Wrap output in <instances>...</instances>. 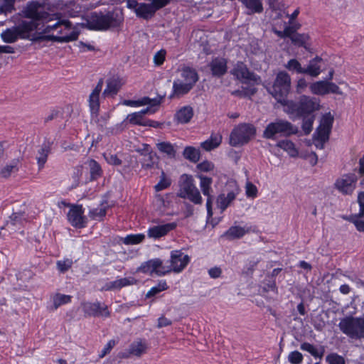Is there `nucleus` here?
<instances>
[{
  "label": "nucleus",
  "instance_id": "1",
  "mask_svg": "<svg viewBox=\"0 0 364 364\" xmlns=\"http://www.w3.org/2000/svg\"><path fill=\"white\" fill-rule=\"evenodd\" d=\"M25 15L40 23L41 32L34 38L35 41H52L66 43L77 38L79 32L68 20H60L58 14H49L44 10V6L36 1L28 4Z\"/></svg>",
  "mask_w": 364,
  "mask_h": 364
},
{
  "label": "nucleus",
  "instance_id": "2",
  "mask_svg": "<svg viewBox=\"0 0 364 364\" xmlns=\"http://www.w3.org/2000/svg\"><path fill=\"white\" fill-rule=\"evenodd\" d=\"M284 107V111L288 114H296L298 117L314 115L313 112L319 109V100L315 97L302 95L298 102L289 100Z\"/></svg>",
  "mask_w": 364,
  "mask_h": 364
},
{
  "label": "nucleus",
  "instance_id": "3",
  "mask_svg": "<svg viewBox=\"0 0 364 364\" xmlns=\"http://www.w3.org/2000/svg\"><path fill=\"white\" fill-rule=\"evenodd\" d=\"M40 23L31 18L30 21H23L21 23L7 28L1 34L2 40L8 43L16 42L18 38H29L30 33L34 30L41 31Z\"/></svg>",
  "mask_w": 364,
  "mask_h": 364
},
{
  "label": "nucleus",
  "instance_id": "4",
  "mask_svg": "<svg viewBox=\"0 0 364 364\" xmlns=\"http://www.w3.org/2000/svg\"><path fill=\"white\" fill-rule=\"evenodd\" d=\"M122 21V13L118 10L108 11L106 14L93 12L90 16V23L95 30H107L117 27Z\"/></svg>",
  "mask_w": 364,
  "mask_h": 364
},
{
  "label": "nucleus",
  "instance_id": "5",
  "mask_svg": "<svg viewBox=\"0 0 364 364\" xmlns=\"http://www.w3.org/2000/svg\"><path fill=\"white\" fill-rule=\"evenodd\" d=\"M291 80L290 75L285 71L277 73L273 85L267 89L269 93L283 106L289 100L287 97L291 90Z\"/></svg>",
  "mask_w": 364,
  "mask_h": 364
},
{
  "label": "nucleus",
  "instance_id": "6",
  "mask_svg": "<svg viewBox=\"0 0 364 364\" xmlns=\"http://www.w3.org/2000/svg\"><path fill=\"white\" fill-rule=\"evenodd\" d=\"M298 127L290 122L283 119H276L268 124L263 132V137L267 139H276L278 136L288 137L296 134Z\"/></svg>",
  "mask_w": 364,
  "mask_h": 364
},
{
  "label": "nucleus",
  "instance_id": "7",
  "mask_svg": "<svg viewBox=\"0 0 364 364\" xmlns=\"http://www.w3.org/2000/svg\"><path fill=\"white\" fill-rule=\"evenodd\" d=\"M338 327L343 333L351 339H364V317L346 316L341 319Z\"/></svg>",
  "mask_w": 364,
  "mask_h": 364
},
{
  "label": "nucleus",
  "instance_id": "8",
  "mask_svg": "<svg viewBox=\"0 0 364 364\" xmlns=\"http://www.w3.org/2000/svg\"><path fill=\"white\" fill-rule=\"evenodd\" d=\"M178 196L188 199L196 205H201L203 203L200 193L196 186L193 177L188 174H183L181 176Z\"/></svg>",
  "mask_w": 364,
  "mask_h": 364
},
{
  "label": "nucleus",
  "instance_id": "9",
  "mask_svg": "<svg viewBox=\"0 0 364 364\" xmlns=\"http://www.w3.org/2000/svg\"><path fill=\"white\" fill-rule=\"evenodd\" d=\"M256 133L255 127L250 124H240L236 127L230 136V144L233 146L247 144Z\"/></svg>",
  "mask_w": 364,
  "mask_h": 364
},
{
  "label": "nucleus",
  "instance_id": "10",
  "mask_svg": "<svg viewBox=\"0 0 364 364\" xmlns=\"http://www.w3.org/2000/svg\"><path fill=\"white\" fill-rule=\"evenodd\" d=\"M358 176L353 173L342 175L334 183V188L341 193L351 196L356 188Z\"/></svg>",
  "mask_w": 364,
  "mask_h": 364
},
{
  "label": "nucleus",
  "instance_id": "11",
  "mask_svg": "<svg viewBox=\"0 0 364 364\" xmlns=\"http://www.w3.org/2000/svg\"><path fill=\"white\" fill-rule=\"evenodd\" d=\"M168 4V0H155L151 4H140L136 11V16L144 19L151 18L155 12L166 6Z\"/></svg>",
  "mask_w": 364,
  "mask_h": 364
},
{
  "label": "nucleus",
  "instance_id": "12",
  "mask_svg": "<svg viewBox=\"0 0 364 364\" xmlns=\"http://www.w3.org/2000/svg\"><path fill=\"white\" fill-rule=\"evenodd\" d=\"M311 92L318 95H324L328 93L342 95L339 87L333 82L327 80H321L310 85Z\"/></svg>",
  "mask_w": 364,
  "mask_h": 364
},
{
  "label": "nucleus",
  "instance_id": "13",
  "mask_svg": "<svg viewBox=\"0 0 364 364\" xmlns=\"http://www.w3.org/2000/svg\"><path fill=\"white\" fill-rule=\"evenodd\" d=\"M197 177L200 179V187L203 194L207 196V213L208 215L211 217L213 215L212 205L213 201V196L211 195V193L213 192V189L211 188L213 179L203 174H198L197 175Z\"/></svg>",
  "mask_w": 364,
  "mask_h": 364
},
{
  "label": "nucleus",
  "instance_id": "14",
  "mask_svg": "<svg viewBox=\"0 0 364 364\" xmlns=\"http://www.w3.org/2000/svg\"><path fill=\"white\" fill-rule=\"evenodd\" d=\"M189 261V257L181 250L171 251L169 264L173 272H181L187 266Z\"/></svg>",
  "mask_w": 364,
  "mask_h": 364
},
{
  "label": "nucleus",
  "instance_id": "15",
  "mask_svg": "<svg viewBox=\"0 0 364 364\" xmlns=\"http://www.w3.org/2000/svg\"><path fill=\"white\" fill-rule=\"evenodd\" d=\"M231 74L236 77L242 82L250 81H257V76L250 72L242 62H237L234 68L231 70Z\"/></svg>",
  "mask_w": 364,
  "mask_h": 364
},
{
  "label": "nucleus",
  "instance_id": "16",
  "mask_svg": "<svg viewBox=\"0 0 364 364\" xmlns=\"http://www.w3.org/2000/svg\"><path fill=\"white\" fill-rule=\"evenodd\" d=\"M82 308L84 312L90 316L109 317L110 315L107 306L102 304L100 302L84 303L82 304Z\"/></svg>",
  "mask_w": 364,
  "mask_h": 364
},
{
  "label": "nucleus",
  "instance_id": "17",
  "mask_svg": "<svg viewBox=\"0 0 364 364\" xmlns=\"http://www.w3.org/2000/svg\"><path fill=\"white\" fill-rule=\"evenodd\" d=\"M84 210L82 205H73L68 213V218L71 225L77 228L85 226L86 219L83 216Z\"/></svg>",
  "mask_w": 364,
  "mask_h": 364
},
{
  "label": "nucleus",
  "instance_id": "18",
  "mask_svg": "<svg viewBox=\"0 0 364 364\" xmlns=\"http://www.w3.org/2000/svg\"><path fill=\"white\" fill-rule=\"evenodd\" d=\"M52 145L53 141L50 140H46L38 148L36 153V159L39 171L44 168L48 156L51 152Z\"/></svg>",
  "mask_w": 364,
  "mask_h": 364
},
{
  "label": "nucleus",
  "instance_id": "19",
  "mask_svg": "<svg viewBox=\"0 0 364 364\" xmlns=\"http://www.w3.org/2000/svg\"><path fill=\"white\" fill-rule=\"evenodd\" d=\"M177 226L176 223H169L164 225H156L150 228L147 231L149 237L158 239L166 235L170 231Z\"/></svg>",
  "mask_w": 364,
  "mask_h": 364
},
{
  "label": "nucleus",
  "instance_id": "20",
  "mask_svg": "<svg viewBox=\"0 0 364 364\" xmlns=\"http://www.w3.org/2000/svg\"><path fill=\"white\" fill-rule=\"evenodd\" d=\"M103 86V80L100 79L89 97V107L92 115H97L100 109V93Z\"/></svg>",
  "mask_w": 364,
  "mask_h": 364
},
{
  "label": "nucleus",
  "instance_id": "21",
  "mask_svg": "<svg viewBox=\"0 0 364 364\" xmlns=\"http://www.w3.org/2000/svg\"><path fill=\"white\" fill-rule=\"evenodd\" d=\"M209 68L213 76L221 77L227 72V61L222 58H214L209 63Z\"/></svg>",
  "mask_w": 364,
  "mask_h": 364
},
{
  "label": "nucleus",
  "instance_id": "22",
  "mask_svg": "<svg viewBox=\"0 0 364 364\" xmlns=\"http://www.w3.org/2000/svg\"><path fill=\"white\" fill-rule=\"evenodd\" d=\"M193 87L191 86V83L184 82L183 80L177 79L174 80L173 83V93L170 97L172 98L174 96L178 97H181L192 90Z\"/></svg>",
  "mask_w": 364,
  "mask_h": 364
},
{
  "label": "nucleus",
  "instance_id": "23",
  "mask_svg": "<svg viewBox=\"0 0 364 364\" xmlns=\"http://www.w3.org/2000/svg\"><path fill=\"white\" fill-rule=\"evenodd\" d=\"M181 80H183L186 83H191V86L193 87L199 78L196 70L189 67H184L181 69Z\"/></svg>",
  "mask_w": 364,
  "mask_h": 364
},
{
  "label": "nucleus",
  "instance_id": "24",
  "mask_svg": "<svg viewBox=\"0 0 364 364\" xmlns=\"http://www.w3.org/2000/svg\"><path fill=\"white\" fill-rule=\"evenodd\" d=\"M20 161L18 159H14L9 164L5 165L0 170V177L3 178H8L14 174L17 173L20 168Z\"/></svg>",
  "mask_w": 364,
  "mask_h": 364
},
{
  "label": "nucleus",
  "instance_id": "25",
  "mask_svg": "<svg viewBox=\"0 0 364 364\" xmlns=\"http://www.w3.org/2000/svg\"><path fill=\"white\" fill-rule=\"evenodd\" d=\"M322 61L321 58L316 57L309 61L306 68H304V74H307L311 77H317L321 73V66L319 63Z\"/></svg>",
  "mask_w": 364,
  "mask_h": 364
},
{
  "label": "nucleus",
  "instance_id": "26",
  "mask_svg": "<svg viewBox=\"0 0 364 364\" xmlns=\"http://www.w3.org/2000/svg\"><path fill=\"white\" fill-rule=\"evenodd\" d=\"M122 86L121 80L118 77H112L107 80V87L103 95L105 96L114 95L117 93Z\"/></svg>",
  "mask_w": 364,
  "mask_h": 364
},
{
  "label": "nucleus",
  "instance_id": "27",
  "mask_svg": "<svg viewBox=\"0 0 364 364\" xmlns=\"http://www.w3.org/2000/svg\"><path fill=\"white\" fill-rule=\"evenodd\" d=\"M129 348L132 355L136 357H141L142 354L146 353L147 345L142 339H138L132 343Z\"/></svg>",
  "mask_w": 364,
  "mask_h": 364
},
{
  "label": "nucleus",
  "instance_id": "28",
  "mask_svg": "<svg viewBox=\"0 0 364 364\" xmlns=\"http://www.w3.org/2000/svg\"><path fill=\"white\" fill-rule=\"evenodd\" d=\"M158 150L166 154L169 158L173 159L176 157V150L174 146L168 141H161L156 144Z\"/></svg>",
  "mask_w": 364,
  "mask_h": 364
},
{
  "label": "nucleus",
  "instance_id": "29",
  "mask_svg": "<svg viewBox=\"0 0 364 364\" xmlns=\"http://www.w3.org/2000/svg\"><path fill=\"white\" fill-rule=\"evenodd\" d=\"M222 141V136L219 134H212L210 139L201 143V147L205 151H210L218 147Z\"/></svg>",
  "mask_w": 364,
  "mask_h": 364
},
{
  "label": "nucleus",
  "instance_id": "30",
  "mask_svg": "<svg viewBox=\"0 0 364 364\" xmlns=\"http://www.w3.org/2000/svg\"><path fill=\"white\" fill-rule=\"evenodd\" d=\"M236 194L233 191H230L227 196L225 194H220L218 197L217 203L218 206L222 211H224L232 201L235 198Z\"/></svg>",
  "mask_w": 364,
  "mask_h": 364
},
{
  "label": "nucleus",
  "instance_id": "31",
  "mask_svg": "<svg viewBox=\"0 0 364 364\" xmlns=\"http://www.w3.org/2000/svg\"><path fill=\"white\" fill-rule=\"evenodd\" d=\"M193 112L189 106L183 107L176 114V118L180 123H187L193 117Z\"/></svg>",
  "mask_w": 364,
  "mask_h": 364
},
{
  "label": "nucleus",
  "instance_id": "32",
  "mask_svg": "<svg viewBox=\"0 0 364 364\" xmlns=\"http://www.w3.org/2000/svg\"><path fill=\"white\" fill-rule=\"evenodd\" d=\"M183 157L193 163H196L200 160V152L198 149L193 146H186L183 152Z\"/></svg>",
  "mask_w": 364,
  "mask_h": 364
},
{
  "label": "nucleus",
  "instance_id": "33",
  "mask_svg": "<svg viewBox=\"0 0 364 364\" xmlns=\"http://www.w3.org/2000/svg\"><path fill=\"white\" fill-rule=\"evenodd\" d=\"M154 267L155 274L158 276H164L173 272L170 264L165 265L163 261L159 258L154 259Z\"/></svg>",
  "mask_w": 364,
  "mask_h": 364
},
{
  "label": "nucleus",
  "instance_id": "34",
  "mask_svg": "<svg viewBox=\"0 0 364 364\" xmlns=\"http://www.w3.org/2000/svg\"><path fill=\"white\" fill-rule=\"evenodd\" d=\"M72 296L70 295L56 293L51 296L53 308L56 310L61 305L68 304L71 301Z\"/></svg>",
  "mask_w": 364,
  "mask_h": 364
},
{
  "label": "nucleus",
  "instance_id": "35",
  "mask_svg": "<svg viewBox=\"0 0 364 364\" xmlns=\"http://www.w3.org/2000/svg\"><path fill=\"white\" fill-rule=\"evenodd\" d=\"M277 146L288 152V154L292 157L298 155V151L296 149L294 144L290 140L285 139L279 141Z\"/></svg>",
  "mask_w": 364,
  "mask_h": 364
},
{
  "label": "nucleus",
  "instance_id": "36",
  "mask_svg": "<svg viewBox=\"0 0 364 364\" xmlns=\"http://www.w3.org/2000/svg\"><path fill=\"white\" fill-rule=\"evenodd\" d=\"M246 233L243 228L238 226H233L228 229V230L223 235V237L229 240H233L242 237Z\"/></svg>",
  "mask_w": 364,
  "mask_h": 364
},
{
  "label": "nucleus",
  "instance_id": "37",
  "mask_svg": "<svg viewBox=\"0 0 364 364\" xmlns=\"http://www.w3.org/2000/svg\"><path fill=\"white\" fill-rule=\"evenodd\" d=\"M269 8L275 13L274 18H280L282 16V11L284 9L283 0H268Z\"/></svg>",
  "mask_w": 364,
  "mask_h": 364
},
{
  "label": "nucleus",
  "instance_id": "38",
  "mask_svg": "<svg viewBox=\"0 0 364 364\" xmlns=\"http://www.w3.org/2000/svg\"><path fill=\"white\" fill-rule=\"evenodd\" d=\"M300 348L302 350L309 352L311 355H313L315 358H321L324 353V349L323 348H321V350L319 352L318 350L314 347V346L306 342L301 343Z\"/></svg>",
  "mask_w": 364,
  "mask_h": 364
},
{
  "label": "nucleus",
  "instance_id": "39",
  "mask_svg": "<svg viewBox=\"0 0 364 364\" xmlns=\"http://www.w3.org/2000/svg\"><path fill=\"white\" fill-rule=\"evenodd\" d=\"M347 220L355 226L358 231L364 232V215L354 214L350 215Z\"/></svg>",
  "mask_w": 364,
  "mask_h": 364
},
{
  "label": "nucleus",
  "instance_id": "40",
  "mask_svg": "<svg viewBox=\"0 0 364 364\" xmlns=\"http://www.w3.org/2000/svg\"><path fill=\"white\" fill-rule=\"evenodd\" d=\"M303 117V122L301 125V128L306 135H308L311 133L313 128V124L315 119L314 115H306L301 116Z\"/></svg>",
  "mask_w": 364,
  "mask_h": 364
},
{
  "label": "nucleus",
  "instance_id": "41",
  "mask_svg": "<svg viewBox=\"0 0 364 364\" xmlns=\"http://www.w3.org/2000/svg\"><path fill=\"white\" fill-rule=\"evenodd\" d=\"M88 165L90 169V176L92 180H95L101 176V167L95 160L90 159L88 161Z\"/></svg>",
  "mask_w": 364,
  "mask_h": 364
},
{
  "label": "nucleus",
  "instance_id": "42",
  "mask_svg": "<svg viewBox=\"0 0 364 364\" xmlns=\"http://www.w3.org/2000/svg\"><path fill=\"white\" fill-rule=\"evenodd\" d=\"M107 205L101 204L97 208L90 210L89 216L93 220H101L106 215Z\"/></svg>",
  "mask_w": 364,
  "mask_h": 364
},
{
  "label": "nucleus",
  "instance_id": "43",
  "mask_svg": "<svg viewBox=\"0 0 364 364\" xmlns=\"http://www.w3.org/2000/svg\"><path fill=\"white\" fill-rule=\"evenodd\" d=\"M9 218L10 220L6 222V225H9V224L12 225H21L26 220L25 213L23 211L13 213Z\"/></svg>",
  "mask_w": 364,
  "mask_h": 364
},
{
  "label": "nucleus",
  "instance_id": "44",
  "mask_svg": "<svg viewBox=\"0 0 364 364\" xmlns=\"http://www.w3.org/2000/svg\"><path fill=\"white\" fill-rule=\"evenodd\" d=\"M156 156L153 153L145 154L141 161V166L145 169L151 168L156 163Z\"/></svg>",
  "mask_w": 364,
  "mask_h": 364
},
{
  "label": "nucleus",
  "instance_id": "45",
  "mask_svg": "<svg viewBox=\"0 0 364 364\" xmlns=\"http://www.w3.org/2000/svg\"><path fill=\"white\" fill-rule=\"evenodd\" d=\"M127 120L130 124L144 126L147 119H144V117L138 112L129 114L127 117Z\"/></svg>",
  "mask_w": 364,
  "mask_h": 364
},
{
  "label": "nucleus",
  "instance_id": "46",
  "mask_svg": "<svg viewBox=\"0 0 364 364\" xmlns=\"http://www.w3.org/2000/svg\"><path fill=\"white\" fill-rule=\"evenodd\" d=\"M309 40V36L306 34L295 33L291 36V42L298 46L306 48V43Z\"/></svg>",
  "mask_w": 364,
  "mask_h": 364
},
{
  "label": "nucleus",
  "instance_id": "47",
  "mask_svg": "<svg viewBox=\"0 0 364 364\" xmlns=\"http://www.w3.org/2000/svg\"><path fill=\"white\" fill-rule=\"evenodd\" d=\"M285 68L289 71H295L297 73L304 74V68L296 59H291L285 65Z\"/></svg>",
  "mask_w": 364,
  "mask_h": 364
},
{
  "label": "nucleus",
  "instance_id": "48",
  "mask_svg": "<svg viewBox=\"0 0 364 364\" xmlns=\"http://www.w3.org/2000/svg\"><path fill=\"white\" fill-rule=\"evenodd\" d=\"M171 185V179L167 178L164 171L161 172L159 182L155 186L156 191H161L166 189Z\"/></svg>",
  "mask_w": 364,
  "mask_h": 364
},
{
  "label": "nucleus",
  "instance_id": "49",
  "mask_svg": "<svg viewBox=\"0 0 364 364\" xmlns=\"http://www.w3.org/2000/svg\"><path fill=\"white\" fill-rule=\"evenodd\" d=\"M145 236L141 234L129 235L123 238V242L126 245H134L142 242Z\"/></svg>",
  "mask_w": 364,
  "mask_h": 364
},
{
  "label": "nucleus",
  "instance_id": "50",
  "mask_svg": "<svg viewBox=\"0 0 364 364\" xmlns=\"http://www.w3.org/2000/svg\"><path fill=\"white\" fill-rule=\"evenodd\" d=\"M168 289V286L166 282H160L157 286L153 287L146 294V296L150 298L154 296L161 291Z\"/></svg>",
  "mask_w": 364,
  "mask_h": 364
},
{
  "label": "nucleus",
  "instance_id": "51",
  "mask_svg": "<svg viewBox=\"0 0 364 364\" xmlns=\"http://www.w3.org/2000/svg\"><path fill=\"white\" fill-rule=\"evenodd\" d=\"M326 360L328 364H346L344 358L336 353L328 354Z\"/></svg>",
  "mask_w": 364,
  "mask_h": 364
},
{
  "label": "nucleus",
  "instance_id": "52",
  "mask_svg": "<svg viewBox=\"0 0 364 364\" xmlns=\"http://www.w3.org/2000/svg\"><path fill=\"white\" fill-rule=\"evenodd\" d=\"M138 271L142 273H149L150 274H155L154 267V259L142 263L141 265L139 267Z\"/></svg>",
  "mask_w": 364,
  "mask_h": 364
},
{
  "label": "nucleus",
  "instance_id": "53",
  "mask_svg": "<svg viewBox=\"0 0 364 364\" xmlns=\"http://www.w3.org/2000/svg\"><path fill=\"white\" fill-rule=\"evenodd\" d=\"M331 131V129L318 127L316 129L317 139L323 142L328 141Z\"/></svg>",
  "mask_w": 364,
  "mask_h": 364
},
{
  "label": "nucleus",
  "instance_id": "54",
  "mask_svg": "<svg viewBox=\"0 0 364 364\" xmlns=\"http://www.w3.org/2000/svg\"><path fill=\"white\" fill-rule=\"evenodd\" d=\"M333 122V117L330 113L324 114L320 122L319 127L331 129Z\"/></svg>",
  "mask_w": 364,
  "mask_h": 364
},
{
  "label": "nucleus",
  "instance_id": "55",
  "mask_svg": "<svg viewBox=\"0 0 364 364\" xmlns=\"http://www.w3.org/2000/svg\"><path fill=\"white\" fill-rule=\"evenodd\" d=\"M138 106L149 105L151 107L158 106L161 103V99L154 98L151 99L148 97H144L139 100H137Z\"/></svg>",
  "mask_w": 364,
  "mask_h": 364
},
{
  "label": "nucleus",
  "instance_id": "56",
  "mask_svg": "<svg viewBox=\"0 0 364 364\" xmlns=\"http://www.w3.org/2000/svg\"><path fill=\"white\" fill-rule=\"evenodd\" d=\"M56 264L58 270L60 272L64 273L72 267L73 261L70 259H65L63 260L58 261Z\"/></svg>",
  "mask_w": 364,
  "mask_h": 364
},
{
  "label": "nucleus",
  "instance_id": "57",
  "mask_svg": "<svg viewBox=\"0 0 364 364\" xmlns=\"http://www.w3.org/2000/svg\"><path fill=\"white\" fill-rule=\"evenodd\" d=\"M302 360V354L297 350L291 352L288 355V360L291 364H300L301 363Z\"/></svg>",
  "mask_w": 364,
  "mask_h": 364
},
{
  "label": "nucleus",
  "instance_id": "58",
  "mask_svg": "<svg viewBox=\"0 0 364 364\" xmlns=\"http://www.w3.org/2000/svg\"><path fill=\"white\" fill-rule=\"evenodd\" d=\"M104 157L108 164L114 166H119L122 164V160L118 158L117 155L112 153L104 154Z\"/></svg>",
  "mask_w": 364,
  "mask_h": 364
},
{
  "label": "nucleus",
  "instance_id": "59",
  "mask_svg": "<svg viewBox=\"0 0 364 364\" xmlns=\"http://www.w3.org/2000/svg\"><path fill=\"white\" fill-rule=\"evenodd\" d=\"M246 195L247 197L255 198L257 195V187L252 183L251 182H247L246 183Z\"/></svg>",
  "mask_w": 364,
  "mask_h": 364
},
{
  "label": "nucleus",
  "instance_id": "60",
  "mask_svg": "<svg viewBox=\"0 0 364 364\" xmlns=\"http://www.w3.org/2000/svg\"><path fill=\"white\" fill-rule=\"evenodd\" d=\"M119 289L121 288L136 284V280L134 277L122 278L117 279Z\"/></svg>",
  "mask_w": 364,
  "mask_h": 364
},
{
  "label": "nucleus",
  "instance_id": "61",
  "mask_svg": "<svg viewBox=\"0 0 364 364\" xmlns=\"http://www.w3.org/2000/svg\"><path fill=\"white\" fill-rule=\"evenodd\" d=\"M166 51L164 50H161L156 53L154 57V63L156 65H161L163 64L165 60Z\"/></svg>",
  "mask_w": 364,
  "mask_h": 364
},
{
  "label": "nucleus",
  "instance_id": "62",
  "mask_svg": "<svg viewBox=\"0 0 364 364\" xmlns=\"http://www.w3.org/2000/svg\"><path fill=\"white\" fill-rule=\"evenodd\" d=\"M308 86V83L303 77L298 80L296 85V92L298 94L303 92Z\"/></svg>",
  "mask_w": 364,
  "mask_h": 364
},
{
  "label": "nucleus",
  "instance_id": "63",
  "mask_svg": "<svg viewBox=\"0 0 364 364\" xmlns=\"http://www.w3.org/2000/svg\"><path fill=\"white\" fill-rule=\"evenodd\" d=\"M357 202L359 205V212L358 214H360V215H364V191L358 193Z\"/></svg>",
  "mask_w": 364,
  "mask_h": 364
},
{
  "label": "nucleus",
  "instance_id": "64",
  "mask_svg": "<svg viewBox=\"0 0 364 364\" xmlns=\"http://www.w3.org/2000/svg\"><path fill=\"white\" fill-rule=\"evenodd\" d=\"M116 342L114 340L109 341L105 348L102 350V353L99 355V357L100 358H104L107 354H108L111 351V350L114 348Z\"/></svg>",
  "mask_w": 364,
  "mask_h": 364
}]
</instances>
